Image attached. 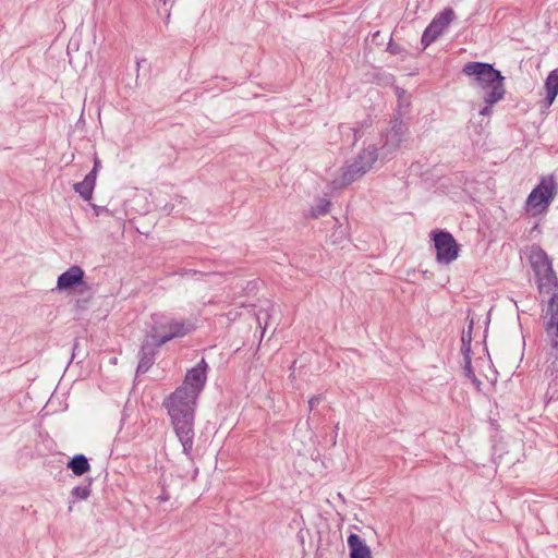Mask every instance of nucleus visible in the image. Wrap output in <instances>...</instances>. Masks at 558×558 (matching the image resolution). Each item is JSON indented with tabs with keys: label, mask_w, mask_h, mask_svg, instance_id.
Segmentation results:
<instances>
[{
	"label": "nucleus",
	"mask_w": 558,
	"mask_h": 558,
	"mask_svg": "<svg viewBox=\"0 0 558 558\" xmlns=\"http://www.w3.org/2000/svg\"><path fill=\"white\" fill-rule=\"evenodd\" d=\"M169 499H170V496H169V494H168L166 490H163V492L161 493V495H159V496H158V500H159L160 502H166V501H168Z\"/></svg>",
	"instance_id": "obj_29"
},
{
	"label": "nucleus",
	"mask_w": 558,
	"mask_h": 558,
	"mask_svg": "<svg viewBox=\"0 0 558 558\" xmlns=\"http://www.w3.org/2000/svg\"><path fill=\"white\" fill-rule=\"evenodd\" d=\"M463 360H464V365H463V373H464V376L469 379L475 377V373H474V369L472 367V362H471V354L469 355H463Z\"/></svg>",
	"instance_id": "obj_22"
},
{
	"label": "nucleus",
	"mask_w": 558,
	"mask_h": 558,
	"mask_svg": "<svg viewBox=\"0 0 558 558\" xmlns=\"http://www.w3.org/2000/svg\"><path fill=\"white\" fill-rule=\"evenodd\" d=\"M141 62H146V59H142V60H137V61H136L137 70H138L140 68H142Z\"/></svg>",
	"instance_id": "obj_33"
},
{
	"label": "nucleus",
	"mask_w": 558,
	"mask_h": 558,
	"mask_svg": "<svg viewBox=\"0 0 558 558\" xmlns=\"http://www.w3.org/2000/svg\"><path fill=\"white\" fill-rule=\"evenodd\" d=\"M483 101H484V107L480 110V116H483V117H489L492 113H493V107L494 105H496L498 101H488L487 100V96H483Z\"/></svg>",
	"instance_id": "obj_23"
},
{
	"label": "nucleus",
	"mask_w": 558,
	"mask_h": 558,
	"mask_svg": "<svg viewBox=\"0 0 558 558\" xmlns=\"http://www.w3.org/2000/svg\"><path fill=\"white\" fill-rule=\"evenodd\" d=\"M322 400V397L320 396H313L310 400H308V408L310 410L312 411L316 405L319 404Z\"/></svg>",
	"instance_id": "obj_25"
},
{
	"label": "nucleus",
	"mask_w": 558,
	"mask_h": 558,
	"mask_svg": "<svg viewBox=\"0 0 558 558\" xmlns=\"http://www.w3.org/2000/svg\"><path fill=\"white\" fill-rule=\"evenodd\" d=\"M462 73L473 78V86L487 96L488 101H500L506 95L505 76L492 63L471 61L463 65Z\"/></svg>",
	"instance_id": "obj_3"
},
{
	"label": "nucleus",
	"mask_w": 558,
	"mask_h": 558,
	"mask_svg": "<svg viewBox=\"0 0 558 558\" xmlns=\"http://www.w3.org/2000/svg\"><path fill=\"white\" fill-rule=\"evenodd\" d=\"M378 157L379 153L377 146L374 144H369L352 159V162H354L359 167H364L365 171L368 172L373 168Z\"/></svg>",
	"instance_id": "obj_13"
},
{
	"label": "nucleus",
	"mask_w": 558,
	"mask_h": 558,
	"mask_svg": "<svg viewBox=\"0 0 558 558\" xmlns=\"http://www.w3.org/2000/svg\"><path fill=\"white\" fill-rule=\"evenodd\" d=\"M372 125L373 120L369 117H367L366 119L359 122L354 128H349L344 124H341L339 129L342 134H344L345 130L352 132L353 140L351 142V145L353 146L364 135L365 131L368 130Z\"/></svg>",
	"instance_id": "obj_17"
},
{
	"label": "nucleus",
	"mask_w": 558,
	"mask_h": 558,
	"mask_svg": "<svg viewBox=\"0 0 558 558\" xmlns=\"http://www.w3.org/2000/svg\"><path fill=\"white\" fill-rule=\"evenodd\" d=\"M408 126L399 117L390 120V129L381 135V157L387 158L396 154L400 144L405 140Z\"/></svg>",
	"instance_id": "obj_7"
},
{
	"label": "nucleus",
	"mask_w": 558,
	"mask_h": 558,
	"mask_svg": "<svg viewBox=\"0 0 558 558\" xmlns=\"http://www.w3.org/2000/svg\"><path fill=\"white\" fill-rule=\"evenodd\" d=\"M92 207H93L94 213L96 214V216H99L102 213H109V209L107 207H105V206H98V205L93 204Z\"/></svg>",
	"instance_id": "obj_26"
},
{
	"label": "nucleus",
	"mask_w": 558,
	"mask_h": 558,
	"mask_svg": "<svg viewBox=\"0 0 558 558\" xmlns=\"http://www.w3.org/2000/svg\"><path fill=\"white\" fill-rule=\"evenodd\" d=\"M546 97L545 102L551 106L558 95V69L549 72L545 80Z\"/></svg>",
	"instance_id": "obj_16"
},
{
	"label": "nucleus",
	"mask_w": 558,
	"mask_h": 558,
	"mask_svg": "<svg viewBox=\"0 0 558 558\" xmlns=\"http://www.w3.org/2000/svg\"><path fill=\"white\" fill-rule=\"evenodd\" d=\"M366 173L364 167H359L354 162H348L341 168V173L333 180L335 187L342 189L352 184Z\"/></svg>",
	"instance_id": "obj_11"
},
{
	"label": "nucleus",
	"mask_w": 558,
	"mask_h": 558,
	"mask_svg": "<svg viewBox=\"0 0 558 558\" xmlns=\"http://www.w3.org/2000/svg\"><path fill=\"white\" fill-rule=\"evenodd\" d=\"M387 50L392 54H399L402 52V49L399 45L393 44L391 40L388 44Z\"/></svg>",
	"instance_id": "obj_24"
},
{
	"label": "nucleus",
	"mask_w": 558,
	"mask_h": 558,
	"mask_svg": "<svg viewBox=\"0 0 558 558\" xmlns=\"http://www.w3.org/2000/svg\"><path fill=\"white\" fill-rule=\"evenodd\" d=\"M347 542L350 550V558H372L371 548L359 534L351 533L348 536Z\"/></svg>",
	"instance_id": "obj_12"
},
{
	"label": "nucleus",
	"mask_w": 558,
	"mask_h": 558,
	"mask_svg": "<svg viewBox=\"0 0 558 558\" xmlns=\"http://www.w3.org/2000/svg\"><path fill=\"white\" fill-rule=\"evenodd\" d=\"M74 475L82 476L90 471V463L88 458L83 453L74 454L66 463Z\"/></svg>",
	"instance_id": "obj_15"
},
{
	"label": "nucleus",
	"mask_w": 558,
	"mask_h": 558,
	"mask_svg": "<svg viewBox=\"0 0 558 558\" xmlns=\"http://www.w3.org/2000/svg\"><path fill=\"white\" fill-rule=\"evenodd\" d=\"M477 390H481L482 381L475 376L470 379Z\"/></svg>",
	"instance_id": "obj_30"
},
{
	"label": "nucleus",
	"mask_w": 558,
	"mask_h": 558,
	"mask_svg": "<svg viewBox=\"0 0 558 558\" xmlns=\"http://www.w3.org/2000/svg\"><path fill=\"white\" fill-rule=\"evenodd\" d=\"M473 326H474V320H473V318H471L469 322V325H468V330H464L462 332V337H461V342H462L461 353H462V355H469L472 353L471 342H472Z\"/></svg>",
	"instance_id": "obj_19"
},
{
	"label": "nucleus",
	"mask_w": 558,
	"mask_h": 558,
	"mask_svg": "<svg viewBox=\"0 0 558 558\" xmlns=\"http://www.w3.org/2000/svg\"><path fill=\"white\" fill-rule=\"evenodd\" d=\"M207 368V362L202 359L186 372L182 385L162 401L182 452L189 460H193L195 412L198 397L206 385Z\"/></svg>",
	"instance_id": "obj_1"
},
{
	"label": "nucleus",
	"mask_w": 558,
	"mask_h": 558,
	"mask_svg": "<svg viewBox=\"0 0 558 558\" xmlns=\"http://www.w3.org/2000/svg\"><path fill=\"white\" fill-rule=\"evenodd\" d=\"M543 313L545 314L544 328L549 337L550 347L558 352V278L547 254L537 247L530 257Z\"/></svg>",
	"instance_id": "obj_2"
},
{
	"label": "nucleus",
	"mask_w": 558,
	"mask_h": 558,
	"mask_svg": "<svg viewBox=\"0 0 558 558\" xmlns=\"http://www.w3.org/2000/svg\"><path fill=\"white\" fill-rule=\"evenodd\" d=\"M549 369H550L551 374L554 373V371L558 372V357L551 363V365L549 366Z\"/></svg>",
	"instance_id": "obj_32"
},
{
	"label": "nucleus",
	"mask_w": 558,
	"mask_h": 558,
	"mask_svg": "<svg viewBox=\"0 0 558 558\" xmlns=\"http://www.w3.org/2000/svg\"><path fill=\"white\" fill-rule=\"evenodd\" d=\"M92 478L88 480L86 485H78L72 488L71 495L76 500H86L92 494Z\"/></svg>",
	"instance_id": "obj_20"
},
{
	"label": "nucleus",
	"mask_w": 558,
	"mask_h": 558,
	"mask_svg": "<svg viewBox=\"0 0 558 558\" xmlns=\"http://www.w3.org/2000/svg\"><path fill=\"white\" fill-rule=\"evenodd\" d=\"M154 325L150 330L158 333L159 343H167L173 339L183 338L196 330V324L190 318L167 317L162 314H153Z\"/></svg>",
	"instance_id": "obj_4"
},
{
	"label": "nucleus",
	"mask_w": 558,
	"mask_h": 558,
	"mask_svg": "<svg viewBox=\"0 0 558 558\" xmlns=\"http://www.w3.org/2000/svg\"><path fill=\"white\" fill-rule=\"evenodd\" d=\"M100 168V160L98 158H95L94 160V167L93 169L89 171V172H94L95 171V179L97 178V172H98V169Z\"/></svg>",
	"instance_id": "obj_28"
},
{
	"label": "nucleus",
	"mask_w": 558,
	"mask_h": 558,
	"mask_svg": "<svg viewBox=\"0 0 558 558\" xmlns=\"http://www.w3.org/2000/svg\"><path fill=\"white\" fill-rule=\"evenodd\" d=\"M330 202L326 198L318 199L317 204L311 209V217L318 218L329 211Z\"/></svg>",
	"instance_id": "obj_21"
},
{
	"label": "nucleus",
	"mask_w": 558,
	"mask_h": 558,
	"mask_svg": "<svg viewBox=\"0 0 558 558\" xmlns=\"http://www.w3.org/2000/svg\"><path fill=\"white\" fill-rule=\"evenodd\" d=\"M96 179L95 171L88 172L84 180L73 185L74 191L84 199L90 201L95 189Z\"/></svg>",
	"instance_id": "obj_14"
},
{
	"label": "nucleus",
	"mask_w": 558,
	"mask_h": 558,
	"mask_svg": "<svg viewBox=\"0 0 558 558\" xmlns=\"http://www.w3.org/2000/svg\"><path fill=\"white\" fill-rule=\"evenodd\" d=\"M84 283V270L80 266H71L62 272L57 280V289L65 291Z\"/></svg>",
	"instance_id": "obj_10"
},
{
	"label": "nucleus",
	"mask_w": 558,
	"mask_h": 558,
	"mask_svg": "<svg viewBox=\"0 0 558 558\" xmlns=\"http://www.w3.org/2000/svg\"><path fill=\"white\" fill-rule=\"evenodd\" d=\"M395 95L398 98V114L399 118L407 113L411 102H410V96L408 95L407 90L402 87L395 86L393 88Z\"/></svg>",
	"instance_id": "obj_18"
},
{
	"label": "nucleus",
	"mask_w": 558,
	"mask_h": 558,
	"mask_svg": "<svg viewBox=\"0 0 558 558\" xmlns=\"http://www.w3.org/2000/svg\"><path fill=\"white\" fill-rule=\"evenodd\" d=\"M269 317V313L268 311H259L258 315H257V322L259 325H262V319H267Z\"/></svg>",
	"instance_id": "obj_27"
},
{
	"label": "nucleus",
	"mask_w": 558,
	"mask_h": 558,
	"mask_svg": "<svg viewBox=\"0 0 558 558\" xmlns=\"http://www.w3.org/2000/svg\"><path fill=\"white\" fill-rule=\"evenodd\" d=\"M195 274H197V271H196V270H194V269H182V270L180 271V275H181V276H184V275H195Z\"/></svg>",
	"instance_id": "obj_31"
},
{
	"label": "nucleus",
	"mask_w": 558,
	"mask_h": 558,
	"mask_svg": "<svg viewBox=\"0 0 558 558\" xmlns=\"http://www.w3.org/2000/svg\"><path fill=\"white\" fill-rule=\"evenodd\" d=\"M163 343H159L158 333L151 330L148 331L143 339L138 351V364L136 374H145L154 365L156 355Z\"/></svg>",
	"instance_id": "obj_8"
},
{
	"label": "nucleus",
	"mask_w": 558,
	"mask_h": 558,
	"mask_svg": "<svg viewBox=\"0 0 558 558\" xmlns=\"http://www.w3.org/2000/svg\"><path fill=\"white\" fill-rule=\"evenodd\" d=\"M456 13L451 8H445L438 14L434 16L432 22L424 29L421 44L424 48H427L444 33V31L454 20Z\"/></svg>",
	"instance_id": "obj_9"
},
{
	"label": "nucleus",
	"mask_w": 558,
	"mask_h": 558,
	"mask_svg": "<svg viewBox=\"0 0 558 558\" xmlns=\"http://www.w3.org/2000/svg\"><path fill=\"white\" fill-rule=\"evenodd\" d=\"M557 193L558 183L553 174L541 178L525 201L526 213L532 216L547 213Z\"/></svg>",
	"instance_id": "obj_5"
},
{
	"label": "nucleus",
	"mask_w": 558,
	"mask_h": 558,
	"mask_svg": "<svg viewBox=\"0 0 558 558\" xmlns=\"http://www.w3.org/2000/svg\"><path fill=\"white\" fill-rule=\"evenodd\" d=\"M430 239L436 250V262L440 265H449L459 257L460 245L453 235L446 230H433Z\"/></svg>",
	"instance_id": "obj_6"
}]
</instances>
